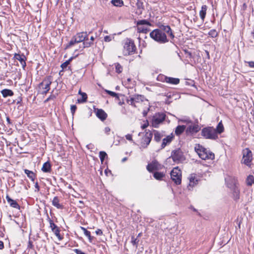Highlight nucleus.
<instances>
[{
    "instance_id": "50",
    "label": "nucleus",
    "mask_w": 254,
    "mask_h": 254,
    "mask_svg": "<svg viewBox=\"0 0 254 254\" xmlns=\"http://www.w3.org/2000/svg\"><path fill=\"white\" fill-rule=\"evenodd\" d=\"M35 191H39V190H40V187L38 185V182H36L35 183Z\"/></svg>"
},
{
    "instance_id": "46",
    "label": "nucleus",
    "mask_w": 254,
    "mask_h": 254,
    "mask_svg": "<svg viewBox=\"0 0 254 254\" xmlns=\"http://www.w3.org/2000/svg\"><path fill=\"white\" fill-rule=\"evenodd\" d=\"M138 29L140 32H141L142 33H146L147 31V28H141L140 27H138Z\"/></svg>"
},
{
    "instance_id": "54",
    "label": "nucleus",
    "mask_w": 254,
    "mask_h": 254,
    "mask_svg": "<svg viewBox=\"0 0 254 254\" xmlns=\"http://www.w3.org/2000/svg\"><path fill=\"white\" fill-rule=\"evenodd\" d=\"M52 231L55 234H56L60 232V230H59V228H57V229L53 230Z\"/></svg>"
},
{
    "instance_id": "33",
    "label": "nucleus",
    "mask_w": 254,
    "mask_h": 254,
    "mask_svg": "<svg viewBox=\"0 0 254 254\" xmlns=\"http://www.w3.org/2000/svg\"><path fill=\"white\" fill-rule=\"evenodd\" d=\"M111 3L116 6L121 7L124 5V1L122 0H112Z\"/></svg>"
},
{
    "instance_id": "22",
    "label": "nucleus",
    "mask_w": 254,
    "mask_h": 254,
    "mask_svg": "<svg viewBox=\"0 0 254 254\" xmlns=\"http://www.w3.org/2000/svg\"><path fill=\"white\" fill-rule=\"evenodd\" d=\"M207 9V6L206 5H203L201 6V10L199 11V16L203 21H204Z\"/></svg>"
},
{
    "instance_id": "51",
    "label": "nucleus",
    "mask_w": 254,
    "mask_h": 254,
    "mask_svg": "<svg viewBox=\"0 0 254 254\" xmlns=\"http://www.w3.org/2000/svg\"><path fill=\"white\" fill-rule=\"evenodd\" d=\"M112 40V38L110 36H106L104 37V40L106 42H110Z\"/></svg>"
},
{
    "instance_id": "17",
    "label": "nucleus",
    "mask_w": 254,
    "mask_h": 254,
    "mask_svg": "<svg viewBox=\"0 0 254 254\" xmlns=\"http://www.w3.org/2000/svg\"><path fill=\"white\" fill-rule=\"evenodd\" d=\"M96 115L102 121L105 120L107 117V114L102 109H97L96 111Z\"/></svg>"
},
{
    "instance_id": "53",
    "label": "nucleus",
    "mask_w": 254,
    "mask_h": 254,
    "mask_svg": "<svg viewBox=\"0 0 254 254\" xmlns=\"http://www.w3.org/2000/svg\"><path fill=\"white\" fill-rule=\"evenodd\" d=\"M248 64H249V65L251 67H253V68H254V62H248Z\"/></svg>"
},
{
    "instance_id": "7",
    "label": "nucleus",
    "mask_w": 254,
    "mask_h": 254,
    "mask_svg": "<svg viewBox=\"0 0 254 254\" xmlns=\"http://www.w3.org/2000/svg\"><path fill=\"white\" fill-rule=\"evenodd\" d=\"M242 153V162L248 166H250L253 160V154L251 150L249 148H246L243 149Z\"/></svg>"
},
{
    "instance_id": "57",
    "label": "nucleus",
    "mask_w": 254,
    "mask_h": 254,
    "mask_svg": "<svg viewBox=\"0 0 254 254\" xmlns=\"http://www.w3.org/2000/svg\"><path fill=\"white\" fill-rule=\"evenodd\" d=\"M3 247V243L2 241H0V250H2Z\"/></svg>"
},
{
    "instance_id": "44",
    "label": "nucleus",
    "mask_w": 254,
    "mask_h": 254,
    "mask_svg": "<svg viewBox=\"0 0 254 254\" xmlns=\"http://www.w3.org/2000/svg\"><path fill=\"white\" fill-rule=\"evenodd\" d=\"M56 97L55 95H51L45 101V102H47L51 100H54Z\"/></svg>"
},
{
    "instance_id": "58",
    "label": "nucleus",
    "mask_w": 254,
    "mask_h": 254,
    "mask_svg": "<svg viewBox=\"0 0 254 254\" xmlns=\"http://www.w3.org/2000/svg\"><path fill=\"white\" fill-rule=\"evenodd\" d=\"M91 41H92V42H93L94 40V37L93 36H91L90 37V38L89 39Z\"/></svg>"
},
{
    "instance_id": "31",
    "label": "nucleus",
    "mask_w": 254,
    "mask_h": 254,
    "mask_svg": "<svg viewBox=\"0 0 254 254\" xmlns=\"http://www.w3.org/2000/svg\"><path fill=\"white\" fill-rule=\"evenodd\" d=\"M24 172L27 175L28 177H29L32 181H34L35 179V174L33 172L27 169H25Z\"/></svg>"
},
{
    "instance_id": "61",
    "label": "nucleus",
    "mask_w": 254,
    "mask_h": 254,
    "mask_svg": "<svg viewBox=\"0 0 254 254\" xmlns=\"http://www.w3.org/2000/svg\"><path fill=\"white\" fill-rule=\"evenodd\" d=\"M81 93H82V92H81V90H80L79 91V94L81 95Z\"/></svg>"
},
{
    "instance_id": "60",
    "label": "nucleus",
    "mask_w": 254,
    "mask_h": 254,
    "mask_svg": "<svg viewBox=\"0 0 254 254\" xmlns=\"http://www.w3.org/2000/svg\"><path fill=\"white\" fill-rule=\"evenodd\" d=\"M127 160V158L125 157L122 159V162H124L126 161Z\"/></svg>"
},
{
    "instance_id": "24",
    "label": "nucleus",
    "mask_w": 254,
    "mask_h": 254,
    "mask_svg": "<svg viewBox=\"0 0 254 254\" xmlns=\"http://www.w3.org/2000/svg\"><path fill=\"white\" fill-rule=\"evenodd\" d=\"M1 93L3 97L12 96L13 95V92L10 89H5L1 91Z\"/></svg>"
},
{
    "instance_id": "35",
    "label": "nucleus",
    "mask_w": 254,
    "mask_h": 254,
    "mask_svg": "<svg viewBox=\"0 0 254 254\" xmlns=\"http://www.w3.org/2000/svg\"><path fill=\"white\" fill-rule=\"evenodd\" d=\"M137 25L139 26L142 25H151V24L146 20H141L137 21Z\"/></svg>"
},
{
    "instance_id": "14",
    "label": "nucleus",
    "mask_w": 254,
    "mask_h": 254,
    "mask_svg": "<svg viewBox=\"0 0 254 254\" xmlns=\"http://www.w3.org/2000/svg\"><path fill=\"white\" fill-rule=\"evenodd\" d=\"M161 167L162 166L156 160H154L147 165V170L149 172H151L155 170H159Z\"/></svg>"
},
{
    "instance_id": "21",
    "label": "nucleus",
    "mask_w": 254,
    "mask_h": 254,
    "mask_svg": "<svg viewBox=\"0 0 254 254\" xmlns=\"http://www.w3.org/2000/svg\"><path fill=\"white\" fill-rule=\"evenodd\" d=\"M189 184L188 187L192 188L197 183V180L193 175H191L189 177Z\"/></svg>"
},
{
    "instance_id": "47",
    "label": "nucleus",
    "mask_w": 254,
    "mask_h": 254,
    "mask_svg": "<svg viewBox=\"0 0 254 254\" xmlns=\"http://www.w3.org/2000/svg\"><path fill=\"white\" fill-rule=\"evenodd\" d=\"M73 252L75 253L76 254H86L85 253L83 252L82 251L79 249H74Z\"/></svg>"
},
{
    "instance_id": "29",
    "label": "nucleus",
    "mask_w": 254,
    "mask_h": 254,
    "mask_svg": "<svg viewBox=\"0 0 254 254\" xmlns=\"http://www.w3.org/2000/svg\"><path fill=\"white\" fill-rule=\"evenodd\" d=\"M153 176L156 180H161L165 176V174L162 172H155Z\"/></svg>"
},
{
    "instance_id": "28",
    "label": "nucleus",
    "mask_w": 254,
    "mask_h": 254,
    "mask_svg": "<svg viewBox=\"0 0 254 254\" xmlns=\"http://www.w3.org/2000/svg\"><path fill=\"white\" fill-rule=\"evenodd\" d=\"M93 44V42L91 41L90 39L88 38V37L86 38V39L82 43L83 48H88L91 46Z\"/></svg>"
},
{
    "instance_id": "59",
    "label": "nucleus",
    "mask_w": 254,
    "mask_h": 254,
    "mask_svg": "<svg viewBox=\"0 0 254 254\" xmlns=\"http://www.w3.org/2000/svg\"><path fill=\"white\" fill-rule=\"evenodd\" d=\"M147 126H148V124H144V125L142 126V127L143 128H146Z\"/></svg>"
},
{
    "instance_id": "8",
    "label": "nucleus",
    "mask_w": 254,
    "mask_h": 254,
    "mask_svg": "<svg viewBox=\"0 0 254 254\" xmlns=\"http://www.w3.org/2000/svg\"><path fill=\"white\" fill-rule=\"evenodd\" d=\"M171 158L176 163H181L185 160V157L180 149L172 151L170 158Z\"/></svg>"
},
{
    "instance_id": "13",
    "label": "nucleus",
    "mask_w": 254,
    "mask_h": 254,
    "mask_svg": "<svg viewBox=\"0 0 254 254\" xmlns=\"http://www.w3.org/2000/svg\"><path fill=\"white\" fill-rule=\"evenodd\" d=\"M51 83L49 79H45L39 84V88L41 90V94H45L49 91Z\"/></svg>"
},
{
    "instance_id": "18",
    "label": "nucleus",
    "mask_w": 254,
    "mask_h": 254,
    "mask_svg": "<svg viewBox=\"0 0 254 254\" xmlns=\"http://www.w3.org/2000/svg\"><path fill=\"white\" fill-rule=\"evenodd\" d=\"M174 136L173 134L168 135L165 138L163 139L162 143L161 144L162 148H164L167 144H169L172 140Z\"/></svg>"
},
{
    "instance_id": "48",
    "label": "nucleus",
    "mask_w": 254,
    "mask_h": 254,
    "mask_svg": "<svg viewBox=\"0 0 254 254\" xmlns=\"http://www.w3.org/2000/svg\"><path fill=\"white\" fill-rule=\"evenodd\" d=\"M126 138L128 140H129V141H132V135L131 134H127L126 135Z\"/></svg>"
},
{
    "instance_id": "45",
    "label": "nucleus",
    "mask_w": 254,
    "mask_h": 254,
    "mask_svg": "<svg viewBox=\"0 0 254 254\" xmlns=\"http://www.w3.org/2000/svg\"><path fill=\"white\" fill-rule=\"evenodd\" d=\"M76 110V105H73L71 106V107H70V110H71V112L72 115H73L74 114Z\"/></svg>"
},
{
    "instance_id": "39",
    "label": "nucleus",
    "mask_w": 254,
    "mask_h": 254,
    "mask_svg": "<svg viewBox=\"0 0 254 254\" xmlns=\"http://www.w3.org/2000/svg\"><path fill=\"white\" fill-rule=\"evenodd\" d=\"M48 221L50 223V227L51 228L52 231L58 228L51 219L49 218Z\"/></svg>"
},
{
    "instance_id": "49",
    "label": "nucleus",
    "mask_w": 254,
    "mask_h": 254,
    "mask_svg": "<svg viewBox=\"0 0 254 254\" xmlns=\"http://www.w3.org/2000/svg\"><path fill=\"white\" fill-rule=\"evenodd\" d=\"M95 233L97 235H102L103 234L102 231L101 229H98L96 231Z\"/></svg>"
},
{
    "instance_id": "36",
    "label": "nucleus",
    "mask_w": 254,
    "mask_h": 254,
    "mask_svg": "<svg viewBox=\"0 0 254 254\" xmlns=\"http://www.w3.org/2000/svg\"><path fill=\"white\" fill-rule=\"evenodd\" d=\"M72 59L73 58L71 57L68 60L65 61L61 64V66L63 69H64L67 67V66L69 64L70 62L71 61Z\"/></svg>"
},
{
    "instance_id": "27",
    "label": "nucleus",
    "mask_w": 254,
    "mask_h": 254,
    "mask_svg": "<svg viewBox=\"0 0 254 254\" xmlns=\"http://www.w3.org/2000/svg\"><path fill=\"white\" fill-rule=\"evenodd\" d=\"M81 229L83 230L84 235L88 237L89 241L91 243L92 242L93 237L91 236L90 232L87 231L85 228L83 227H81Z\"/></svg>"
},
{
    "instance_id": "10",
    "label": "nucleus",
    "mask_w": 254,
    "mask_h": 254,
    "mask_svg": "<svg viewBox=\"0 0 254 254\" xmlns=\"http://www.w3.org/2000/svg\"><path fill=\"white\" fill-rule=\"evenodd\" d=\"M165 117L166 115L163 113H158L155 114L152 118V126L154 127L157 128L159 125L164 121Z\"/></svg>"
},
{
    "instance_id": "15",
    "label": "nucleus",
    "mask_w": 254,
    "mask_h": 254,
    "mask_svg": "<svg viewBox=\"0 0 254 254\" xmlns=\"http://www.w3.org/2000/svg\"><path fill=\"white\" fill-rule=\"evenodd\" d=\"M163 78V79L162 80L163 82H165L171 84L177 85L180 82V79L178 78L167 76H164Z\"/></svg>"
},
{
    "instance_id": "6",
    "label": "nucleus",
    "mask_w": 254,
    "mask_h": 254,
    "mask_svg": "<svg viewBox=\"0 0 254 254\" xmlns=\"http://www.w3.org/2000/svg\"><path fill=\"white\" fill-rule=\"evenodd\" d=\"M225 181L227 184L228 187L232 191L234 199L235 200L239 199L240 198V190L236 184L235 180L232 179L231 183L228 182V179H226Z\"/></svg>"
},
{
    "instance_id": "19",
    "label": "nucleus",
    "mask_w": 254,
    "mask_h": 254,
    "mask_svg": "<svg viewBox=\"0 0 254 254\" xmlns=\"http://www.w3.org/2000/svg\"><path fill=\"white\" fill-rule=\"evenodd\" d=\"M6 199L7 200V201L9 204V205H10V206L11 207L15 208H17V209H19L20 208V206L17 203V202L15 200L11 199L9 196L8 195H6Z\"/></svg>"
},
{
    "instance_id": "42",
    "label": "nucleus",
    "mask_w": 254,
    "mask_h": 254,
    "mask_svg": "<svg viewBox=\"0 0 254 254\" xmlns=\"http://www.w3.org/2000/svg\"><path fill=\"white\" fill-rule=\"evenodd\" d=\"M254 177L253 176H249L247 179V184L249 186H251L253 184Z\"/></svg>"
},
{
    "instance_id": "30",
    "label": "nucleus",
    "mask_w": 254,
    "mask_h": 254,
    "mask_svg": "<svg viewBox=\"0 0 254 254\" xmlns=\"http://www.w3.org/2000/svg\"><path fill=\"white\" fill-rule=\"evenodd\" d=\"M216 133H221L224 131V127L222 123V121L219 122L215 129Z\"/></svg>"
},
{
    "instance_id": "40",
    "label": "nucleus",
    "mask_w": 254,
    "mask_h": 254,
    "mask_svg": "<svg viewBox=\"0 0 254 254\" xmlns=\"http://www.w3.org/2000/svg\"><path fill=\"white\" fill-rule=\"evenodd\" d=\"M208 35L211 37L214 38L217 37L218 34L215 29H212L209 32Z\"/></svg>"
},
{
    "instance_id": "1",
    "label": "nucleus",
    "mask_w": 254,
    "mask_h": 254,
    "mask_svg": "<svg viewBox=\"0 0 254 254\" xmlns=\"http://www.w3.org/2000/svg\"><path fill=\"white\" fill-rule=\"evenodd\" d=\"M150 36L156 42L164 44L169 41V38L173 40L175 36L169 25H161L159 29L153 30L150 33Z\"/></svg>"
},
{
    "instance_id": "20",
    "label": "nucleus",
    "mask_w": 254,
    "mask_h": 254,
    "mask_svg": "<svg viewBox=\"0 0 254 254\" xmlns=\"http://www.w3.org/2000/svg\"><path fill=\"white\" fill-rule=\"evenodd\" d=\"M199 130V127L197 125H190L187 129V131L191 133L197 132Z\"/></svg>"
},
{
    "instance_id": "26",
    "label": "nucleus",
    "mask_w": 254,
    "mask_h": 254,
    "mask_svg": "<svg viewBox=\"0 0 254 254\" xmlns=\"http://www.w3.org/2000/svg\"><path fill=\"white\" fill-rule=\"evenodd\" d=\"M42 170L43 172L47 173L49 172L51 170V165L49 162H45L42 168Z\"/></svg>"
},
{
    "instance_id": "41",
    "label": "nucleus",
    "mask_w": 254,
    "mask_h": 254,
    "mask_svg": "<svg viewBox=\"0 0 254 254\" xmlns=\"http://www.w3.org/2000/svg\"><path fill=\"white\" fill-rule=\"evenodd\" d=\"M105 91L106 93H107L109 95H111V96L116 97L117 98H119V96L117 93L108 90H106Z\"/></svg>"
},
{
    "instance_id": "63",
    "label": "nucleus",
    "mask_w": 254,
    "mask_h": 254,
    "mask_svg": "<svg viewBox=\"0 0 254 254\" xmlns=\"http://www.w3.org/2000/svg\"><path fill=\"white\" fill-rule=\"evenodd\" d=\"M193 210L195 211H196V209L195 208H193Z\"/></svg>"
},
{
    "instance_id": "4",
    "label": "nucleus",
    "mask_w": 254,
    "mask_h": 254,
    "mask_svg": "<svg viewBox=\"0 0 254 254\" xmlns=\"http://www.w3.org/2000/svg\"><path fill=\"white\" fill-rule=\"evenodd\" d=\"M87 36L88 34L86 32H79L77 33L71 38L68 44L66 46V48H68L76 43L82 42H83Z\"/></svg>"
},
{
    "instance_id": "23",
    "label": "nucleus",
    "mask_w": 254,
    "mask_h": 254,
    "mask_svg": "<svg viewBox=\"0 0 254 254\" xmlns=\"http://www.w3.org/2000/svg\"><path fill=\"white\" fill-rule=\"evenodd\" d=\"M52 204L58 209H62L63 208V205L60 203V200L57 196L54 197L52 200Z\"/></svg>"
},
{
    "instance_id": "32",
    "label": "nucleus",
    "mask_w": 254,
    "mask_h": 254,
    "mask_svg": "<svg viewBox=\"0 0 254 254\" xmlns=\"http://www.w3.org/2000/svg\"><path fill=\"white\" fill-rule=\"evenodd\" d=\"M163 136V135L157 131H156L154 133V140L156 142L160 141Z\"/></svg>"
},
{
    "instance_id": "9",
    "label": "nucleus",
    "mask_w": 254,
    "mask_h": 254,
    "mask_svg": "<svg viewBox=\"0 0 254 254\" xmlns=\"http://www.w3.org/2000/svg\"><path fill=\"white\" fill-rule=\"evenodd\" d=\"M171 177L176 185H180L181 183L182 173L178 167L172 170L171 172Z\"/></svg>"
},
{
    "instance_id": "11",
    "label": "nucleus",
    "mask_w": 254,
    "mask_h": 254,
    "mask_svg": "<svg viewBox=\"0 0 254 254\" xmlns=\"http://www.w3.org/2000/svg\"><path fill=\"white\" fill-rule=\"evenodd\" d=\"M147 101L145 98L141 95H134L129 97V99L127 100V103L136 107L135 104L137 103Z\"/></svg>"
},
{
    "instance_id": "38",
    "label": "nucleus",
    "mask_w": 254,
    "mask_h": 254,
    "mask_svg": "<svg viewBox=\"0 0 254 254\" xmlns=\"http://www.w3.org/2000/svg\"><path fill=\"white\" fill-rule=\"evenodd\" d=\"M107 156V153L104 151H100L99 152V157L102 162H103L105 158Z\"/></svg>"
},
{
    "instance_id": "12",
    "label": "nucleus",
    "mask_w": 254,
    "mask_h": 254,
    "mask_svg": "<svg viewBox=\"0 0 254 254\" xmlns=\"http://www.w3.org/2000/svg\"><path fill=\"white\" fill-rule=\"evenodd\" d=\"M152 135V132L150 131L146 132L142 138L140 142V148H145L147 147L151 140Z\"/></svg>"
},
{
    "instance_id": "43",
    "label": "nucleus",
    "mask_w": 254,
    "mask_h": 254,
    "mask_svg": "<svg viewBox=\"0 0 254 254\" xmlns=\"http://www.w3.org/2000/svg\"><path fill=\"white\" fill-rule=\"evenodd\" d=\"M138 242L139 241L136 238H134V237H132L131 243L133 245L135 246L136 247H137Z\"/></svg>"
},
{
    "instance_id": "16",
    "label": "nucleus",
    "mask_w": 254,
    "mask_h": 254,
    "mask_svg": "<svg viewBox=\"0 0 254 254\" xmlns=\"http://www.w3.org/2000/svg\"><path fill=\"white\" fill-rule=\"evenodd\" d=\"M14 58L15 59L19 61L23 68L26 66V64L25 61L26 58L25 56L22 54L20 55L19 54H15L14 56Z\"/></svg>"
},
{
    "instance_id": "34",
    "label": "nucleus",
    "mask_w": 254,
    "mask_h": 254,
    "mask_svg": "<svg viewBox=\"0 0 254 254\" xmlns=\"http://www.w3.org/2000/svg\"><path fill=\"white\" fill-rule=\"evenodd\" d=\"M81 95L82 98L81 99H78V101L79 103H83L85 102L87 100V96L85 93H81Z\"/></svg>"
},
{
    "instance_id": "55",
    "label": "nucleus",
    "mask_w": 254,
    "mask_h": 254,
    "mask_svg": "<svg viewBox=\"0 0 254 254\" xmlns=\"http://www.w3.org/2000/svg\"><path fill=\"white\" fill-rule=\"evenodd\" d=\"M55 235L58 238V239L60 240H61L62 239V238L61 237L60 232H59L58 233L56 234Z\"/></svg>"
},
{
    "instance_id": "52",
    "label": "nucleus",
    "mask_w": 254,
    "mask_h": 254,
    "mask_svg": "<svg viewBox=\"0 0 254 254\" xmlns=\"http://www.w3.org/2000/svg\"><path fill=\"white\" fill-rule=\"evenodd\" d=\"M110 130H111V129L109 127H106L104 130L105 133L107 134H108L109 133V132L110 131Z\"/></svg>"
},
{
    "instance_id": "5",
    "label": "nucleus",
    "mask_w": 254,
    "mask_h": 254,
    "mask_svg": "<svg viewBox=\"0 0 254 254\" xmlns=\"http://www.w3.org/2000/svg\"><path fill=\"white\" fill-rule=\"evenodd\" d=\"M201 135L207 139H215L218 137L215 129L211 127L203 128Z\"/></svg>"
},
{
    "instance_id": "25",
    "label": "nucleus",
    "mask_w": 254,
    "mask_h": 254,
    "mask_svg": "<svg viewBox=\"0 0 254 254\" xmlns=\"http://www.w3.org/2000/svg\"><path fill=\"white\" fill-rule=\"evenodd\" d=\"M186 129V126L182 125V126H178L176 127L175 129V133L177 135H180L182 134L185 129Z\"/></svg>"
},
{
    "instance_id": "2",
    "label": "nucleus",
    "mask_w": 254,
    "mask_h": 254,
    "mask_svg": "<svg viewBox=\"0 0 254 254\" xmlns=\"http://www.w3.org/2000/svg\"><path fill=\"white\" fill-rule=\"evenodd\" d=\"M195 150L199 157L203 160H213L214 159V154L201 146L198 145L197 147H195Z\"/></svg>"
},
{
    "instance_id": "62",
    "label": "nucleus",
    "mask_w": 254,
    "mask_h": 254,
    "mask_svg": "<svg viewBox=\"0 0 254 254\" xmlns=\"http://www.w3.org/2000/svg\"><path fill=\"white\" fill-rule=\"evenodd\" d=\"M7 121L9 122V119L8 118H7Z\"/></svg>"
},
{
    "instance_id": "37",
    "label": "nucleus",
    "mask_w": 254,
    "mask_h": 254,
    "mask_svg": "<svg viewBox=\"0 0 254 254\" xmlns=\"http://www.w3.org/2000/svg\"><path fill=\"white\" fill-rule=\"evenodd\" d=\"M115 68H116V71L117 73H120L122 72L123 67L119 63L115 64Z\"/></svg>"
},
{
    "instance_id": "3",
    "label": "nucleus",
    "mask_w": 254,
    "mask_h": 254,
    "mask_svg": "<svg viewBox=\"0 0 254 254\" xmlns=\"http://www.w3.org/2000/svg\"><path fill=\"white\" fill-rule=\"evenodd\" d=\"M136 47L133 41L130 39H127L125 40L123 53L124 56H128L134 54Z\"/></svg>"
},
{
    "instance_id": "56",
    "label": "nucleus",
    "mask_w": 254,
    "mask_h": 254,
    "mask_svg": "<svg viewBox=\"0 0 254 254\" xmlns=\"http://www.w3.org/2000/svg\"><path fill=\"white\" fill-rule=\"evenodd\" d=\"M78 203H79V206H80V207H82L83 206V202L82 201H81V200H79V201H78Z\"/></svg>"
}]
</instances>
